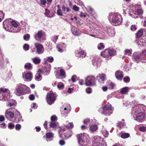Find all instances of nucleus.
Segmentation results:
<instances>
[{
    "label": "nucleus",
    "instance_id": "obj_20",
    "mask_svg": "<svg viewBox=\"0 0 146 146\" xmlns=\"http://www.w3.org/2000/svg\"><path fill=\"white\" fill-rule=\"evenodd\" d=\"M115 75L117 79L119 80H121L123 76V72L119 70L116 72Z\"/></svg>",
    "mask_w": 146,
    "mask_h": 146
},
{
    "label": "nucleus",
    "instance_id": "obj_30",
    "mask_svg": "<svg viewBox=\"0 0 146 146\" xmlns=\"http://www.w3.org/2000/svg\"><path fill=\"white\" fill-rule=\"evenodd\" d=\"M117 127L120 128L123 127L125 125V123L124 122H119L117 123Z\"/></svg>",
    "mask_w": 146,
    "mask_h": 146
},
{
    "label": "nucleus",
    "instance_id": "obj_36",
    "mask_svg": "<svg viewBox=\"0 0 146 146\" xmlns=\"http://www.w3.org/2000/svg\"><path fill=\"white\" fill-rule=\"evenodd\" d=\"M129 136V133H122L121 135V137L123 138H128Z\"/></svg>",
    "mask_w": 146,
    "mask_h": 146
},
{
    "label": "nucleus",
    "instance_id": "obj_58",
    "mask_svg": "<svg viewBox=\"0 0 146 146\" xmlns=\"http://www.w3.org/2000/svg\"><path fill=\"white\" fill-rule=\"evenodd\" d=\"M115 85V84L114 83L111 82L109 84V88L111 89H113L114 88Z\"/></svg>",
    "mask_w": 146,
    "mask_h": 146
},
{
    "label": "nucleus",
    "instance_id": "obj_45",
    "mask_svg": "<svg viewBox=\"0 0 146 146\" xmlns=\"http://www.w3.org/2000/svg\"><path fill=\"white\" fill-rule=\"evenodd\" d=\"M124 82L126 83L129 82L130 81V78L128 76L124 77L123 79Z\"/></svg>",
    "mask_w": 146,
    "mask_h": 146
},
{
    "label": "nucleus",
    "instance_id": "obj_47",
    "mask_svg": "<svg viewBox=\"0 0 146 146\" xmlns=\"http://www.w3.org/2000/svg\"><path fill=\"white\" fill-rule=\"evenodd\" d=\"M140 42L141 43V45H145L146 44V41L145 40L141 37V39H140Z\"/></svg>",
    "mask_w": 146,
    "mask_h": 146
},
{
    "label": "nucleus",
    "instance_id": "obj_15",
    "mask_svg": "<svg viewBox=\"0 0 146 146\" xmlns=\"http://www.w3.org/2000/svg\"><path fill=\"white\" fill-rule=\"evenodd\" d=\"M16 111L15 113V115L13 121L14 122H19L22 120V117L20 113L17 110L14 109Z\"/></svg>",
    "mask_w": 146,
    "mask_h": 146
},
{
    "label": "nucleus",
    "instance_id": "obj_40",
    "mask_svg": "<svg viewBox=\"0 0 146 146\" xmlns=\"http://www.w3.org/2000/svg\"><path fill=\"white\" fill-rule=\"evenodd\" d=\"M132 50L131 49H126L125 52L126 54H128V55H131L132 54Z\"/></svg>",
    "mask_w": 146,
    "mask_h": 146
},
{
    "label": "nucleus",
    "instance_id": "obj_7",
    "mask_svg": "<svg viewBox=\"0 0 146 146\" xmlns=\"http://www.w3.org/2000/svg\"><path fill=\"white\" fill-rule=\"evenodd\" d=\"M99 136H96L93 139L92 146H107L105 141Z\"/></svg>",
    "mask_w": 146,
    "mask_h": 146
},
{
    "label": "nucleus",
    "instance_id": "obj_11",
    "mask_svg": "<svg viewBox=\"0 0 146 146\" xmlns=\"http://www.w3.org/2000/svg\"><path fill=\"white\" fill-rule=\"evenodd\" d=\"M65 125H64V126ZM65 126L67 127L68 129H71L73 127V123L70 122L69 123V124H67ZM68 133H65V134H64V139H67L71 137L72 135V131L69 129H67Z\"/></svg>",
    "mask_w": 146,
    "mask_h": 146
},
{
    "label": "nucleus",
    "instance_id": "obj_9",
    "mask_svg": "<svg viewBox=\"0 0 146 146\" xmlns=\"http://www.w3.org/2000/svg\"><path fill=\"white\" fill-rule=\"evenodd\" d=\"M103 111L102 113L106 115H109L111 114L113 111V108L111 104H108L103 107Z\"/></svg>",
    "mask_w": 146,
    "mask_h": 146
},
{
    "label": "nucleus",
    "instance_id": "obj_18",
    "mask_svg": "<svg viewBox=\"0 0 146 146\" xmlns=\"http://www.w3.org/2000/svg\"><path fill=\"white\" fill-rule=\"evenodd\" d=\"M58 69L59 72L56 71L55 72L56 76L57 78H62V77L64 76V70L60 68Z\"/></svg>",
    "mask_w": 146,
    "mask_h": 146
},
{
    "label": "nucleus",
    "instance_id": "obj_60",
    "mask_svg": "<svg viewBox=\"0 0 146 146\" xmlns=\"http://www.w3.org/2000/svg\"><path fill=\"white\" fill-rule=\"evenodd\" d=\"M79 9V8L75 5L73 6V9L76 11H78Z\"/></svg>",
    "mask_w": 146,
    "mask_h": 146
},
{
    "label": "nucleus",
    "instance_id": "obj_50",
    "mask_svg": "<svg viewBox=\"0 0 146 146\" xmlns=\"http://www.w3.org/2000/svg\"><path fill=\"white\" fill-rule=\"evenodd\" d=\"M124 70L126 72L129 71L130 70V68L128 67L127 65H125L123 67Z\"/></svg>",
    "mask_w": 146,
    "mask_h": 146
},
{
    "label": "nucleus",
    "instance_id": "obj_1",
    "mask_svg": "<svg viewBox=\"0 0 146 146\" xmlns=\"http://www.w3.org/2000/svg\"><path fill=\"white\" fill-rule=\"evenodd\" d=\"M145 107L143 105H135L131 109V115L135 119L141 121L145 116Z\"/></svg>",
    "mask_w": 146,
    "mask_h": 146
},
{
    "label": "nucleus",
    "instance_id": "obj_6",
    "mask_svg": "<svg viewBox=\"0 0 146 146\" xmlns=\"http://www.w3.org/2000/svg\"><path fill=\"white\" fill-rule=\"evenodd\" d=\"M57 95L55 92L50 91L47 93L46 97V100L48 104L51 105L54 103L56 100Z\"/></svg>",
    "mask_w": 146,
    "mask_h": 146
},
{
    "label": "nucleus",
    "instance_id": "obj_4",
    "mask_svg": "<svg viewBox=\"0 0 146 146\" xmlns=\"http://www.w3.org/2000/svg\"><path fill=\"white\" fill-rule=\"evenodd\" d=\"M78 143L80 146H86L88 141L89 136L85 133L78 134L77 135Z\"/></svg>",
    "mask_w": 146,
    "mask_h": 146
},
{
    "label": "nucleus",
    "instance_id": "obj_37",
    "mask_svg": "<svg viewBox=\"0 0 146 146\" xmlns=\"http://www.w3.org/2000/svg\"><path fill=\"white\" fill-rule=\"evenodd\" d=\"M45 11L44 13L45 15L48 17H50L51 16L50 14V11L47 9H45Z\"/></svg>",
    "mask_w": 146,
    "mask_h": 146
},
{
    "label": "nucleus",
    "instance_id": "obj_57",
    "mask_svg": "<svg viewBox=\"0 0 146 146\" xmlns=\"http://www.w3.org/2000/svg\"><path fill=\"white\" fill-rule=\"evenodd\" d=\"M89 11H90V13L92 15H94V12L91 7H89Z\"/></svg>",
    "mask_w": 146,
    "mask_h": 146
},
{
    "label": "nucleus",
    "instance_id": "obj_34",
    "mask_svg": "<svg viewBox=\"0 0 146 146\" xmlns=\"http://www.w3.org/2000/svg\"><path fill=\"white\" fill-rule=\"evenodd\" d=\"M54 61V58L52 56H49L46 58V62H49L50 63H52Z\"/></svg>",
    "mask_w": 146,
    "mask_h": 146
},
{
    "label": "nucleus",
    "instance_id": "obj_13",
    "mask_svg": "<svg viewBox=\"0 0 146 146\" xmlns=\"http://www.w3.org/2000/svg\"><path fill=\"white\" fill-rule=\"evenodd\" d=\"M35 46L36 48V52L38 54H42L44 52V49L42 45L38 43H36Z\"/></svg>",
    "mask_w": 146,
    "mask_h": 146
},
{
    "label": "nucleus",
    "instance_id": "obj_52",
    "mask_svg": "<svg viewBox=\"0 0 146 146\" xmlns=\"http://www.w3.org/2000/svg\"><path fill=\"white\" fill-rule=\"evenodd\" d=\"M137 15H141L143 13V11L142 9H138L137 10Z\"/></svg>",
    "mask_w": 146,
    "mask_h": 146
},
{
    "label": "nucleus",
    "instance_id": "obj_32",
    "mask_svg": "<svg viewBox=\"0 0 146 146\" xmlns=\"http://www.w3.org/2000/svg\"><path fill=\"white\" fill-rule=\"evenodd\" d=\"M89 31L92 33H95L96 34H98V33L97 32L96 30L94 28H93L92 27H89Z\"/></svg>",
    "mask_w": 146,
    "mask_h": 146
},
{
    "label": "nucleus",
    "instance_id": "obj_48",
    "mask_svg": "<svg viewBox=\"0 0 146 146\" xmlns=\"http://www.w3.org/2000/svg\"><path fill=\"white\" fill-rule=\"evenodd\" d=\"M139 130L142 132H145L146 131V127L144 126H141L139 127Z\"/></svg>",
    "mask_w": 146,
    "mask_h": 146
},
{
    "label": "nucleus",
    "instance_id": "obj_8",
    "mask_svg": "<svg viewBox=\"0 0 146 146\" xmlns=\"http://www.w3.org/2000/svg\"><path fill=\"white\" fill-rule=\"evenodd\" d=\"M10 95L9 91L8 89L3 88H0V100H7L9 97Z\"/></svg>",
    "mask_w": 146,
    "mask_h": 146
},
{
    "label": "nucleus",
    "instance_id": "obj_10",
    "mask_svg": "<svg viewBox=\"0 0 146 146\" xmlns=\"http://www.w3.org/2000/svg\"><path fill=\"white\" fill-rule=\"evenodd\" d=\"M96 80L92 75L88 76L86 78L85 84L87 86H94L96 84Z\"/></svg>",
    "mask_w": 146,
    "mask_h": 146
},
{
    "label": "nucleus",
    "instance_id": "obj_33",
    "mask_svg": "<svg viewBox=\"0 0 146 146\" xmlns=\"http://www.w3.org/2000/svg\"><path fill=\"white\" fill-rule=\"evenodd\" d=\"M143 31L142 29H140L138 31L137 34V36L138 38L140 37L143 34Z\"/></svg>",
    "mask_w": 146,
    "mask_h": 146
},
{
    "label": "nucleus",
    "instance_id": "obj_38",
    "mask_svg": "<svg viewBox=\"0 0 146 146\" xmlns=\"http://www.w3.org/2000/svg\"><path fill=\"white\" fill-rule=\"evenodd\" d=\"M57 87L59 89H62L64 87V85L62 82H59L58 84Z\"/></svg>",
    "mask_w": 146,
    "mask_h": 146
},
{
    "label": "nucleus",
    "instance_id": "obj_3",
    "mask_svg": "<svg viewBox=\"0 0 146 146\" xmlns=\"http://www.w3.org/2000/svg\"><path fill=\"white\" fill-rule=\"evenodd\" d=\"M29 90V87L25 85L21 84H19L17 85L16 88V94L18 96L23 95L27 93Z\"/></svg>",
    "mask_w": 146,
    "mask_h": 146
},
{
    "label": "nucleus",
    "instance_id": "obj_17",
    "mask_svg": "<svg viewBox=\"0 0 146 146\" xmlns=\"http://www.w3.org/2000/svg\"><path fill=\"white\" fill-rule=\"evenodd\" d=\"M43 33L42 31H39L37 33L34 35V37L35 39L38 41L41 42L40 39L42 36Z\"/></svg>",
    "mask_w": 146,
    "mask_h": 146
},
{
    "label": "nucleus",
    "instance_id": "obj_51",
    "mask_svg": "<svg viewBox=\"0 0 146 146\" xmlns=\"http://www.w3.org/2000/svg\"><path fill=\"white\" fill-rule=\"evenodd\" d=\"M131 30L133 31L137 29V27L135 25H132L131 27Z\"/></svg>",
    "mask_w": 146,
    "mask_h": 146
},
{
    "label": "nucleus",
    "instance_id": "obj_61",
    "mask_svg": "<svg viewBox=\"0 0 146 146\" xmlns=\"http://www.w3.org/2000/svg\"><path fill=\"white\" fill-rule=\"evenodd\" d=\"M40 2L42 5H45L46 3V0H40Z\"/></svg>",
    "mask_w": 146,
    "mask_h": 146
},
{
    "label": "nucleus",
    "instance_id": "obj_41",
    "mask_svg": "<svg viewBox=\"0 0 146 146\" xmlns=\"http://www.w3.org/2000/svg\"><path fill=\"white\" fill-rule=\"evenodd\" d=\"M23 48L25 51H27L29 49V46L27 44H25L23 46Z\"/></svg>",
    "mask_w": 146,
    "mask_h": 146
},
{
    "label": "nucleus",
    "instance_id": "obj_64",
    "mask_svg": "<svg viewBox=\"0 0 146 146\" xmlns=\"http://www.w3.org/2000/svg\"><path fill=\"white\" fill-rule=\"evenodd\" d=\"M54 39L52 40L53 42H54L55 43H56V41L58 39V37L56 35H54V36L53 38Z\"/></svg>",
    "mask_w": 146,
    "mask_h": 146
},
{
    "label": "nucleus",
    "instance_id": "obj_24",
    "mask_svg": "<svg viewBox=\"0 0 146 146\" xmlns=\"http://www.w3.org/2000/svg\"><path fill=\"white\" fill-rule=\"evenodd\" d=\"M23 77L28 81H31L32 80V74L31 72H28L25 76L23 74Z\"/></svg>",
    "mask_w": 146,
    "mask_h": 146
},
{
    "label": "nucleus",
    "instance_id": "obj_55",
    "mask_svg": "<svg viewBox=\"0 0 146 146\" xmlns=\"http://www.w3.org/2000/svg\"><path fill=\"white\" fill-rule=\"evenodd\" d=\"M21 126L20 124H17L16 125L15 129L17 130H18L20 129Z\"/></svg>",
    "mask_w": 146,
    "mask_h": 146
},
{
    "label": "nucleus",
    "instance_id": "obj_42",
    "mask_svg": "<svg viewBox=\"0 0 146 146\" xmlns=\"http://www.w3.org/2000/svg\"><path fill=\"white\" fill-rule=\"evenodd\" d=\"M50 119L52 121L54 122L57 120V117L56 115H54L51 117Z\"/></svg>",
    "mask_w": 146,
    "mask_h": 146
},
{
    "label": "nucleus",
    "instance_id": "obj_53",
    "mask_svg": "<svg viewBox=\"0 0 146 146\" xmlns=\"http://www.w3.org/2000/svg\"><path fill=\"white\" fill-rule=\"evenodd\" d=\"M66 64H67L68 66V67H66V69L67 70H68L72 66H71L70 63L69 62H67L66 63Z\"/></svg>",
    "mask_w": 146,
    "mask_h": 146
},
{
    "label": "nucleus",
    "instance_id": "obj_31",
    "mask_svg": "<svg viewBox=\"0 0 146 146\" xmlns=\"http://www.w3.org/2000/svg\"><path fill=\"white\" fill-rule=\"evenodd\" d=\"M41 75L40 73H38L36 74L35 76V78L36 80H41L42 79Z\"/></svg>",
    "mask_w": 146,
    "mask_h": 146
},
{
    "label": "nucleus",
    "instance_id": "obj_5",
    "mask_svg": "<svg viewBox=\"0 0 146 146\" xmlns=\"http://www.w3.org/2000/svg\"><path fill=\"white\" fill-rule=\"evenodd\" d=\"M116 51L114 49H106L101 53V55L108 60L111 58V57L116 54Z\"/></svg>",
    "mask_w": 146,
    "mask_h": 146
},
{
    "label": "nucleus",
    "instance_id": "obj_29",
    "mask_svg": "<svg viewBox=\"0 0 146 146\" xmlns=\"http://www.w3.org/2000/svg\"><path fill=\"white\" fill-rule=\"evenodd\" d=\"M67 110H65V108H64V116H67L68 114L71 111V109H70V106H67Z\"/></svg>",
    "mask_w": 146,
    "mask_h": 146
},
{
    "label": "nucleus",
    "instance_id": "obj_39",
    "mask_svg": "<svg viewBox=\"0 0 146 146\" xmlns=\"http://www.w3.org/2000/svg\"><path fill=\"white\" fill-rule=\"evenodd\" d=\"M56 125V123L55 122L52 121L50 123L49 126L50 127L54 128Z\"/></svg>",
    "mask_w": 146,
    "mask_h": 146
},
{
    "label": "nucleus",
    "instance_id": "obj_44",
    "mask_svg": "<svg viewBox=\"0 0 146 146\" xmlns=\"http://www.w3.org/2000/svg\"><path fill=\"white\" fill-rule=\"evenodd\" d=\"M15 125L14 124L11 123H9L8 124V127L10 129H12L14 128Z\"/></svg>",
    "mask_w": 146,
    "mask_h": 146
},
{
    "label": "nucleus",
    "instance_id": "obj_26",
    "mask_svg": "<svg viewBox=\"0 0 146 146\" xmlns=\"http://www.w3.org/2000/svg\"><path fill=\"white\" fill-rule=\"evenodd\" d=\"M32 66L31 64L30 63H27L25 65L24 67L26 69L31 70L32 68Z\"/></svg>",
    "mask_w": 146,
    "mask_h": 146
},
{
    "label": "nucleus",
    "instance_id": "obj_2",
    "mask_svg": "<svg viewBox=\"0 0 146 146\" xmlns=\"http://www.w3.org/2000/svg\"><path fill=\"white\" fill-rule=\"evenodd\" d=\"M108 19L110 23L114 26L120 25L122 21V18L118 13H111L109 14Z\"/></svg>",
    "mask_w": 146,
    "mask_h": 146
},
{
    "label": "nucleus",
    "instance_id": "obj_49",
    "mask_svg": "<svg viewBox=\"0 0 146 146\" xmlns=\"http://www.w3.org/2000/svg\"><path fill=\"white\" fill-rule=\"evenodd\" d=\"M12 25L15 27H17L18 24L15 21H12L11 22Z\"/></svg>",
    "mask_w": 146,
    "mask_h": 146
},
{
    "label": "nucleus",
    "instance_id": "obj_16",
    "mask_svg": "<svg viewBox=\"0 0 146 146\" xmlns=\"http://www.w3.org/2000/svg\"><path fill=\"white\" fill-rule=\"evenodd\" d=\"M132 58L133 60L137 62L140 61L142 58L140 54L137 52H135L133 54Z\"/></svg>",
    "mask_w": 146,
    "mask_h": 146
},
{
    "label": "nucleus",
    "instance_id": "obj_63",
    "mask_svg": "<svg viewBox=\"0 0 146 146\" xmlns=\"http://www.w3.org/2000/svg\"><path fill=\"white\" fill-rule=\"evenodd\" d=\"M57 14L59 15H62V12L61 10L60 9H59L57 11Z\"/></svg>",
    "mask_w": 146,
    "mask_h": 146
},
{
    "label": "nucleus",
    "instance_id": "obj_46",
    "mask_svg": "<svg viewBox=\"0 0 146 146\" xmlns=\"http://www.w3.org/2000/svg\"><path fill=\"white\" fill-rule=\"evenodd\" d=\"M46 138H51L53 137V134L51 133L48 132L46 133Z\"/></svg>",
    "mask_w": 146,
    "mask_h": 146
},
{
    "label": "nucleus",
    "instance_id": "obj_56",
    "mask_svg": "<svg viewBox=\"0 0 146 146\" xmlns=\"http://www.w3.org/2000/svg\"><path fill=\"white\" fill-rule=\"evenodd\" d=\"M74 90V88H69L68 89V90L67 91V92L68 93L70 94V93H72L73 92Z\"/></svg>",
    "mask_w": 146,
    "mask_h": 146
},
{
    "label": "nucleus",
    "instance_id": "obj_28",
    "mask_svg": "<svg viewBox=\"0 0 146 146\" xmlns=\"http://www.w3.org/2000/svg\"><path fill=\"white\" fill-rule=\"evenodd\" d=\"M98 129V127L96 125H93L90 126V130L92 131H96Z\"/></svg>",
    "mask_w": 146,
    "mask_h": 146
},
{
    "label": "nucleus",
    "instance_id": "obj_59",
    "mask_svg": "<svg viewBox=\"0 0 146 146\" xmlns=\"http://www.w3.org/2000/svg\"><path fill=\"white\" fill-rule=\"evenodd\" d=\"M4 16V13L0 11V22L1 21V19H3Z\"/></svg>",
    "mask_w": 146,
    "mask_h": 146
},
{
    "label": "nucleus",
    "instance_id": "obj_23",
    "mask_svg": "<svg viewBox=\"0 0 146 146\" xmlns=\"http://www.w3.org/2000/svg\"><path fill=\"white\" fill-rule=\"evenodd\" d=\"M71 30V31L73 35L76 36L79 35L80 31L74 27H72Z\"/></svg>",
    "mask_w": 146,
    "mask_h": 146
},
{
    "label": "nucleus",
    "instance_id": "obj_14",
    "mask_svg": "<svg viewBox=\"0 0 146 146\" xmlns=\"http://www.w3.org/2000/svg\"><path fill=\"white\" fill-rule=\"evenodd\" d=\"M14 111L12 110V109H8L5 112V117L7 118L12 119L14 116Z\"/></svg>",
    "mask_w": 146,
    "mask_h": 146
},
{
    "label": "nucleus",
    "instance_id": "obj_62",
    "mask_svg": "<svg viewBox=\"0 0 146 146\" xmlns=\"http://www.w3.org/2000/svg\"><path fill=\"white\" fill-rule=\"evenodd\" d=\"M86 92L88 94H90L92 92L91 89L90 88H88L86 89Z\"/></svg>",
    "mask_w": 146,
    "mask_h": 146
},
{
    "label": "nucleus",
    "instance_id": "obj_12",
    "mask_svg": "<svg viewBox=\"0 0 146 146\" xmlns=\"http://www.w3.org/2000/svg\"><path fill=\"white\" fill-rule=\"evenodd\" d=\"M104 30L110 36H112L115 35V32L113 28L110 25H107L104 28Z\"/></svg>",
    "mask_w": 146,
    "mask_h": 146
},
{
    "label": "nucleus",
    "instance_id": "obj_22",
    "mask_svg": "<svg viewBox=\"0 0 146 146\" xmlns=\"http://www.w3.org/2000/svg\"><path fill=\"white\" fill-rule=\"evenodd\" d=\"M92 61V64L94 66L97 67L100 66V63L98 61V59L97 57L93 58Z\"/></svg>",
    "mask_w": 146,
    "mask_h": 146
},
{
    "label": "nucleus",
    "instance_id": "obj_35",
    "mask_svg": "<svg viewBox=\"0 0 146 146\" xmlns=\"http://www.w3.org/2000/svg\"><path fill=\"white\" fill-rule=\"evenodd\" d=\"M104 46L103 43H100L98 45V48L99 50H102L104 49Z\"/></svg>",
    "mask_w": 146,
    "mask_h": 146
},
{
    "label": "nucleus",
    "instance_id": "obj_54",
    "mask_svg": "<svg viewBox=\"0 0 146 146\" xmlns=\"http://www.w3.org/2000/svg\"><path fill=\"white\" fill-rule=\"evenodd\" d=\"M29 99L31 100H33L35 99V97L34 95L31 94L29 96Z\"/></svg>",
    "mask_w": 146,
    "mask_h": 146
},
{
    "label": "nucleus",
    "instance_id": "obj_25",
    "mask_svg": "<svg viewBox=\"0 0 146 146\" xmlns=\"http://www.w3.org/2000/svg\"><path fill=\"white\" fill-rule=\"evenodd\" d=\"M33 62L35 64H39L41 61V60L38 57H36L32 59Z\"/></svg>",
    "mask_w": 146,
    "mask_h": 146
},
{
    "label": "nucleus",
    "instance_id": "obj_27",
    "mask_svg": "<svg viewBox=\"0 0 146 146\" xmlns=\"http://www.w3.org/2000/svg\"><path fill=\"white\" fill-rule=\"evenodd\" d=\"M128 87H125L123 88L121 90L120 93L122 94H125L128 92Z\"/></svg>",
    "mask_w": 146,
    "mask_h": 146
},
{
    "label": "nucleus",
    "instance_id": "obj_21",
    "mask_svg": "<svg viewBox=\"0 0 146 146\" xmlns=\"http://www.w3.org/2000/svg\"><path fill=\"white\" fill-rule=\"evenodd\" d=\"M76 56L77 57H82L83 58L85 57L86 55L84 54V52L83 50H78L76 52Z\"/></svg>",
    "mask_w": 146,
    "mask_h": 146
},
{
    "label": "nucleus",
    "instance_id": "obj_19",
    "mask_svg": "<svg viewBox=\"0 0 146 146\" xmlns=\"http://www.w3.org/2000/svg\"><path fill=\"white\" fill-rule=\"evenodd\" d=\"M96 78L99 82L103 83L105 80L106 75L103 74H100L96 77Z\"/></svg>",
    "mask_w": 146,
    "mask_h": 146
},
{
    "label": "nucleus",
    "instance_id": "obj_43",
    "mask_svg": "<svg viewBox=\"0 0 146 146\" xmlns=\"http://www.w3.org/2000/svg\"><path fill=\"white\" fill-rule=\"evenodd\" d=\"M30 38V36L29 34H27L23 36V38L25 40H29Z\"/></svg>",
    "mask_w": 146,
    "mask_h": 146
}]
</instances>
